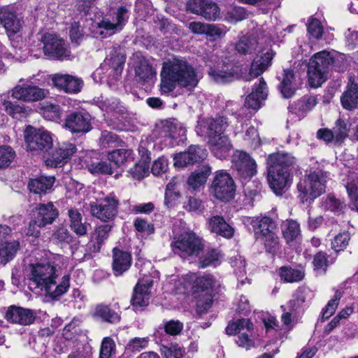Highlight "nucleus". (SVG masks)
Here are the masks:
<instances>
[{
  "mask_svg": "<svg viewBox=\"0 0 358 358\" xmlns=\"http://www.w3.org/2000/svg\"><path fill=\"white\" fill-rule=\"evenodd\" d=\"M161 76L160 87L165 93L172 92L176 83L191 90L199 82L195 69L186 61L178 58L164 64Z\"/></svg>",
  "mask_w": 358,
  "mask_h": 358,
  "instance_id": "obj_1",
  "label": "nucleus"
},
{
  "mask_svg": "<svg viewBox=\"0 0 358 358\" xmlns=\"http://www.w3.org/2000/svg\"><path fill=\"white\" fill-rule=\"evenodd\" d=\"M30 280L35 282L41 290H44L52 299L66 292L70 286L69 275H65L57 284L56 267L49 262H37L30 265Z\"/></svg>",
  "mask_w": 358,
  "mask_h": 358,
  "instance_id": "obj_2",
  "label": "nucleus"
},
{
  "mask_svg": "<svg viewBox=\"0 0 358 358\" xmlns=\"http://www.w3.org/2000/svg\"><path fill=\"white\" fill-rule=\"evenodd\" d=\"M295 162V157L287 152H275L268 156L267 180L270 187L275 194H280L290 185L289 167Z\"/></svg>",
  "mask_w": 358,
  "mask_h": 358,
  "instance_id": "obj_3",
  "label": "nucleus"
},
{
  "mask_svg": "<svg viewBox=\"0 0 358 358\" xmlns=\"http://www.w3.org/2000/svg\"><path fill=\"white\" fill-rule=\"evenodd\" d=\"M338 58H335L329 52L321 51L315 54L308 63V77L312 87H318L326 80L331 67L337 71H343Z\"/></svg>",
  "mask_w": 358,
  "mask_h": 358,
  "instance_id": "obj_4",
  "label": "nucleus"
},
{
  "mask_svg": "<svg viewBox=\"0 0 358 358\" xmlns=\"http://www.w3.org/2000/svg\"><path fill=\"white\" fill-rule=\"evenodd\" d=\"M330 173L316 169L306 174L297 184L298 198L303 203H310L326 190V183Z\"/></svg>",
  "mask_w": 358,
  "mask_h": 358,
  "instance_id": "obj_5",
  "label": "nucleus"
},
{
  "mask_svg": "<svg viewBox=\"0 0 358 358\" xmlns=\"http://www.w3.org/2000/svg\"><path fill=\"white\" fill-rule=\"evenodd\" d=\"M220 287V282L210 274L197 277L194 281L193 295L197 299V311L201 314L210 308L213 301V292Z\"/></svg>",
  "mask_w": 358,
  "mask_h": 358,
  "instance_id": "obj_6",
  "label": "nucleus"
},
{
  "mask_svg": "<svg viewBox=\"0 0 358 358\" xmlns=\"http://www.w3.org/2000/svg\"><path fill=\"white\" fill-rule=\"evenodd\" d=\"M59 217V210L52 202L36 205L33 219L29 222L27 235L38 237L40 229L52 224Z\"/></svg>",
  "mask_w": 358,
  "mask_h": 358,
  "instance_id": "obj_7",
  "label": "nucleus"
},
{
  "mask_svg": "<svg viewBox=\"0 0 358 358\" xmlns=\"http://www.w3.org/2000/svg\"><path fill=\"white\" fill-rule=\"evenodd\" d=\"M267 96L266 83L263 78H261L259 83L254 85L252 92L246 96L244 106L235 113L237 119L250 118L252 115V111L255 113L262 108Z\"/></svg>",
  "mask_w": 358,
  "mask_h": 358,
  "instance_id": "obj_8",
  "label": "nucleus"
},
{
  "mask_svg": "<svg viewBox=\"0 0 358 358\" xmlns=\"http://www.w3.org/2000/svg\"><path fill=\"white\" fill-rule=\"evenodd\" d=\"M173 252L182 257L197 256L203 249L201 239L192 231H185L171 243Z\"/></svg>",
  "mask_w": 358,
  "mask_h": 358,
  "instance_id": "obj_9",
  "label": "nucleus"
},
{
  "mask_svg": "<svg viewBox=\"0 0 358 358\" xmlns=\"http://www.w3.org/2000/svg\"><path fill=\"white\" fill-rule=\"evenodd\" d=\"M91 215L102 222H110L115 219L118 213L119 200L114 195L101 198L90 204Z\"/></svg>",
  "mask_w": 358,
  "mask_h": 358,
  "instance_id": "obj_10",
  "label": "nucleus"
},
{
  "mask_svg": "<svg viewBox=\"0 0 358 358\" xmlns=\"http://www.w3.org/2000/svg\"><path fill=\"white\" fill-rule=\"evenodd\" d=\"M27 150L35 153L47 152L52 148L51 134L43 129L27 128L25 134Z\"/></svg>",
  "mask_w": 358,
  "mask_h": 358,
  "instance_id": "obj_11",
  "label": "nucleus"
},
{
  "mask_svg": "<svg viewBox=\"0 0 358 358\" xmlns=\"http://www.w3.org/2000/svg\"><path fill=\"white\" fill-rule=\"evenodd\" d=\"M211 190L216 199L228 201L233 199L235 194L234 181L227 172L219 171L216 172L213 180Z\"/></svg>",
  "mask_w": 358,
  "mask_h": 358,
  "instance_id": "obj_12",
  "label": "nucleus"
},
{
  "mask_svg": "<svg viewBox=\"0 0 358 358\" xmlns=\"http://www.w3.org/2000/svg\"><path fill=\"white\" fill-rule=\"evenodd\" d=\"M229 127L227 118L224 116L199 118L195 131L203 137L223 135Z\"/></svg>",
  "mask_w": 358,
  "mask_h": 358,
  "instance_id": "obj_13",
  "label": "nucleus"
},
{
  "mask_svg": "<svg viewBox=\"0 0 358 358\" xmlns=\"http://www.w3.org/2000/svg\"><path fill=\"white\" fill-rule=\"evenodd\" d=\"M126 55L120 46H113L109 48L108 55L101 64L103 69H106L109 76L117 80L122 75Z\"/></svg>",
  "mask_w": 358,
  "mask_h": 358,
  "instance_id": "obj_14",
  "label": "nucleus"
},
{
  "mask_svg": "<svg viewBox=\"0 0 358 358\" xmlns=\"http://www.w3.org/2000/svg\"><path fill=\"white\" fill-rule=\"evenodd\" d=\"M91 115L88 113L77 111L67 115L64 127L73 134H83L92 129Z\"/></svg>",
  "mask_w": 358,
  "mask_h": 358,
  "instance_id": "obj_15",
  "label": "nucleus"
},
{
  "mask_svg": "<svg viewBox=\"0 0 358 358\" xmlns=\"http://www.w3.org/2000/svg\"><path fill=\"white\" fill-rule=\"evenodd\" d=\"M233 168L238 176L249 180L257 173V164L249 154L243 151H236L233 155Z\"/></svg>",
  "mask_w": 358,
  "mask_h": 358,
  "instance_id": "obj_16",
  "label": "nucleus"
},
{
  "mask_svg": "<svg viewBox=\"0 0 358 358\" xmlns=\"http://www.w3.org/2000/svg\"><path fill=\"white\" fill-rule=\"evenodd\" d=\"M129 17L128 8L126 6H120L113 13L103 17L98 23V27L110 31V34H115L123 29Z\"/></svg>",
  "mask_w": 358,
  "mask_h": 358,
  "instance_id": "obj_17",
  "label": "nucleus"
},
{
  "mask_svg": "<svg viewBox=\"0 0 358 358\" xmlns=\"http://www.w3.org/2000/svg\"><path fill=\"white\" fill-rule=\"evenodd\" d=\"M48 94V90L36 85L22 84L13 88L11 96L24 102H35L45 99Z\"/></svg>",
  "mask_w": 358,
  "mask_h": 358,
  "instance_id": "obj_18",
  "label": "nucleus"
},
{
  "mask_svg": "<svg viewBox=\"0 0 358 358\" xmlns=\"http://www.w3.org/2000/svg\"><path fill=\"white\" fill-rule=\"evenodd\" d=\"M0 23L6 30V34L13 43V38L20 36V31L22 28L23 21L17 15L8 8H0ZM14 46L13 44H12Z\"/></svg>",
  "mask_w": 358,
  "mask_h": 358,
  "instance_id": "obj_19",
  "label": "nucleus"
},
{
  "mask_svg": "<svg viewBox=\"0 0 358 358\" xmlns=\"http://www.w3.org/2000/svg\"><path fill=\"white\" fill-rule=\"evenodd\" d=\"M45 55L58 59H66L69 52L65 47L64 41L55 35L45 34L41 37Z\"/></svg>",
  "mask_w": 358,
  "mask_h": 358,
  "instance_id": "obj_20",
  "label": "nucleus"
},
{
  "mask_svg": "<svg viewBox=\"0 0 358 358\" xmlns=\"http://www.w3.org/2000/svg\"><path fill=\"white\" fill-rule=\"evenodd\" d=\"M112 228L113 225L106 224L100 225L95 229L90 241L86 245L85 252L83 257V259H91L93 254L100 251L104 241L108 238Z\"/></svg>",
  "mask_w": 358,
  "mask_h": 358,
  "instance_id": "obj_21",
  "label": "nucleus"
},
{
  "mask_svg": "<svg viewBox=\"0 0 358 358\" xmlns=\"http://www.w3.org/2000/svg\"><path fill=\"white\" fill-rule=\"evenodd\" d=\"M96 105L109 115L117 119H126L128 117L127 108L124 103L116 97L98 98L94 100Z\"/></svg>",
  "mask_w": 358,
  "mask_h": 358,
  "instance_id": "obj_22",
  "label": "nucleus"
},
{
  "mask_svg": "<svg viewBox=\"0 0 358 358\" xmlns=\"http://www.w3.org/2000/svg\"><path fill=\"white\" fill-rule=\"evenodd\" d=\"M76 151V146L71 143H60L50 154L46 160V164L50 166H62L70 160Z\"/></svg>",
  "mask_w": 358,
  "mask_h": 358,
  "instance_id": "obj_23",
  "label": "nucleus"
},
{
  "mask_svg": "<svg viewBox=\"0 0 358 358\" xmlns=\"http://www.w3.org/2000/svg\"><path fill=\"white\" fill-rule=\"evenodd\" d=\"M206 155L205 149L199 145H190L187 151L179 153L174 157V165L185 167L203 161Z\"/></svg>",
  "mask_w": 358,
  "mask_h": 358,
  "instance_id": "obj_24",
  "label": "nucleus"
},
{
  "mask_svg": "<svg viewBox=\"0 0 358 358\" xmlns=\"http://www.w3.org/2000/svg\"><path fill=\"white\" fill-rule=\"evenodd\" d=\"M5 317L10 322L25 326L34 323L36 313L31 309L10 306L8 308Z\"/></svg>",
  "mask_w": 358,
  "mask_h": 358,
  "instance_id": "obj_25",
  "label": "nucleus"
},
{
  "mask_svg": "<svg viewBox=\"0 0 358 358\" xmlns=\"http://www.w3.org/2000/svg\"><path fill=\"white\" fill-rule=\"evenodd\" d=\"M134 60L135 78L138 83H149L155 78L156 71L145 58L136 57Z\"/></svg>",
  "mask_w": 358,
  "mask_h": 358,
  "instance_id": "obj_26",
  "label": "nucleus"
},
{
  "mask_svg": "<svg viewBox=\"0 0 358 358\" xmlns=\"http://www.w3.org/2000/svg\"><path fill=\"white\" fill-rule=\"evenodd\" d=\"M211 80L217 83H227L231 82L237 75L235 66L228 64H223L221 66L210 67L208 71Z\"/></svg>",
  "mask_w": 358,
  "mask_h": 358,
  "instance_id": "obj_27",
  "label": "nucleus"
},
{
  "mask_svg": "<svg viewBox=\"0 0 358 358\" xmlns=\"http://www.w3.org/2000/svg\"><path fill=\"white\" fill-rule=\"evenodd\" d=\"M131 264V253L116 248H113L112 268L115 276L122 275L130 268Z\"/></svg>",
  "mask_w": 358,
  "mask_h": 358,
  "instance_id": "obj_28",
  "label": "nucleus"
},
{
  "mask_svg": "<svg viewBox=\"0 0 358 358\" xmlns=\"http://www.w3.org/2000/svg\"><path fill=\"white\" fill-rule=\"evenodd\" d=\"M69 226L77 236H83L87 234L90 224L83 217L80 212L74 208L68 210Z\"/></svg>",
  "mask_w": 358,
  "mask_h": 358,
  "instance_id": "obj_29",
  "label": "nucleus"
},
{
  "mask_svg": "<svg viewBox=\"0 0 358 358\" xmlns=\"http://www.w3.org/2000/svg\"><path fill=\"white\" fill-rule=\"evenodd\" d=\"M250 224L252 227L257 239L273 233L276 228L275 221L267 216L253 217L250 219Z\"/></svg>",
  "mask_w": 358,
  "mask_h": 358,
  "instance_id": "obj_30",
  "label": "nucleus"
},
{
  "mask_svg": "<svg viewBox=\"0 0 358 358\" xmlns=\"http://www.w3.org/2000/svg\"><path fill=\"white\" fill-rule=\"evenodd\" d=\"M208 228L217 235L231 238L234 234V228L220 215H214L208 220Z\"/></svg>",
  "mask_w": 358,
  "mask_h": 358,
  "instance_id": "obj_31",
  "label": "nucleus"
},
{
  "mask_svg": "<svg viewBox=\"0 0 358 358\" xmlns=\"http://www.w3.org/2000/svg\"><path fill=\"white\" fill-rule=\"evenodd\" d=\"M207 138L214 155L219 159L224 158L231 147L229 138L225 135L207 136Z\"/></svg>",
  "mask_w": 358,
  "mask_h": 358,
  "instance_id": "obj_32",
  "label": "nucleus"
},
{
  "mask_svg": "<svg viewBox=\"0 0 358 358\" xmlns=\"http://www.w3.org/2000/svg\"><path fill=\"white\" fill-rule=\"evenodd\" d=\"M152 286V281L142 284L138 282L134 289L133 296L131 299V305L135 308L147 306L150 299V288Z\"/></svg>",
  "mask_w": 358,
  "mask_h": 358,
  "instance_id": "obj_33",
  "label": "nucleus"
},
{
  "mask_svg": "<svg viewBox=\"0 0 358 358\" xmlns=\"http://www.w3.org/2000/svg\"><path fill=\"white\" fill-rule=\"evenodd\" d=\"M273 57L272 50H267L261 55L257 56L250 69L249 76L250 78H256L262 74L271 65Z\"/></svg>",
  "mask_w": 358,
  "mask_h": 358,
  "instance_id": "obj_34",
  "label": "nucleus"
},
{
  "mask_svg": "<svg viewBox=\"0 0 358 358\" xmlns=\"http://www.w3.org/2000/svg\"><path fill=\"white\" fill-rule=\"evenodd\" d=\"M55 182V179L54 177L41 176L31 179L29 182L28 187L31 192L43 195L52 190Z\"/></svg>",
  "mask_w": 358,
  "mask_h": 358,
  "instance_id": "obj_35",
  "label": "nucleus"
},
{
  "mask_svg": "<svg viewBox=\"0 0 358 358\" xmlns=\"http://www.w3.org/2000/svg\"><path fill=\"white\" fill-rule=\"evenodd\" d=\"M341 103L343 108L352 110L358 105V84L350 82L348 83L346 90L341 96Z\"/></svg>",
  "mask_w": 358,
  "mask_h": 358,
  "instance_id": "obj_36",
  "label": "nucleus"
},
{
  "mask_svg": "<svg viewBox=\"0 0 358 358\" xmlns=\"http://www.w3.org/2000/svg\"><path fill=\"white\" fill-rule=\"evenodd\" d=\"M162 131L170 138L182 140L185 136L186 129L176 119L166 120L161 122Z\"/></svg>",
  "mask_w": 358,
  "mask_h": 358,
  "instance_id": "obj_37",
  "label": "nucleus"
},
{
  "mask_svg": "<svg viewBox=\"0 0 358 358\" xmlns=\"http://www.w3.org/2000/svg\"><path fill=\"white\" fill-rule=\"evenodd\" d=\"M294 74L292 70L285 69L284 74L279 85V90L285 99L291 98L296 92Z\"/></svg>",
  "mask_w": 358,
  "mask_h": 358,
  "instance_id": "obj_38",
  "label": "nucleus"
},
{
  "mask_svg": "<svg viewBox=\"0 0 358 358\" xmlns=\"http://www.w3.org/2000/svg\"><path fill=\"white\" fill-rule=\"evenodd\" d=\"M282 234L287 243L296 241L301 236L300 224L294 220H287L282 224Z\"/></svg>",
  "mask_w": 358,
  "mask_h": 358,
  "instance_id": "obj_39",
  "label": "nucleus"
},
{
  "mask_svg": "<svg viewBox=\"0 0 358 358\" xmlns=\"http://www.w3.org/2000/svg\"><path fill=\"white\" fill-rule=\"evenodd\" d=\"M108 160L116 166H125L134 161L133 151L127 149H118L108 154Z\"/></svg>",
  "mask_w": 358,
  "mask_h": 358,
  "instance_id": "obj_40",
  "label": "nucleus"
},
{
  "mask_svg": "<svg viewBox=\"0 0 358 358\" xmlns=\"http://www.w3.org/2000/svg\"><path fill=\"white\" fill-rule=\"evenodd\" d=\"M211 172V167L203 165L199 169L193 172L187 180L188 185L193 189H196L203 185Z\"/></svg>",
  "mask_w": 358,
  "mask_h": 358,
  "instance_id": "obj_41",
  "label": "nucleus"
},
{
  "mask_svg": "<svg viewBox=\"0 0 358 358\" xmlns=\"http://www.w3.org/2000/svg\"><path fill=\"white\" fill-rule=\"evenodd\" d=\"M322 206L325 210H329L338 215L343 213L346 208L345 201L336 198L333 194H329L325 198H323Z\"/></svg>",
  "mask_w": 358,
  "mask_h": 358,
  "instance_id": "obj_42",
  "label": "nucleus"
},
{
  "mask_svg": "<svg viewBox=\"0 0 358 358\" xmlns=\"http://www.w3.org/2000/svg\"><path fill=\"white\" fill-rule=\"evenodd\" d=\"M94 315L101 318L103 322L108 323H117L120 320V315L118 313L111 309L109 306L102 304L96 306Z\"/></svg>",
  "mask_w": 358,
  "mask_h": 358,
  "instance_id": "obj_43",
  "label": "nucleus"
},
{
  "mask_svg": "<svg viewBox=\"0 0 358 358\" xmlns=\"http://www.w3.org/2000/svg\"><path fill=\"white\" fill-rule=\"evenodd\" d=\"M258 46L255 36H244L241 37L236 45V50L241 54H252Z\"/></svg>",
  "mask_w": 358,
  "mask_h": 358,
  "instance_id": "obj_44",
  "label": "nucleus"
},
{
  "mask_svg": "<svg viewBox=\"0 0 358 358\" xmlns=\"http://www.w3.org/2000/svg\"><path fill=\"white\" fill-rule=\"evenodd\" d=\"M279 275L282 280L291 283L299 282L305 276L304 272L302 270L287 266L280 268Z\"/></svg>",
  "mask_w": 358,
  "mask_h": 358,
  "instance_id": "obj_45",
  "label": "nucleus"
},
{
  "mask_svg": "<svg viewBox=\"0 0 358 358\" xmlns=\"http://www.w3.org/2000/svg\"><path fill=\"white\" fill-rule=\"evenodd\" d=\"M19 243L13 241L12 242H5L0 245V259L1 262L6 264L12 259L19 248Z\"/></svg>",
  "mask_w": 358,
  "mask_h": 358,
  "instance_id": "obj_46",
  "label": "nucleus"
},
{
  "mask_svg": "<svg viewBox=\"0 0 358 358\" xmlns=\"http://www.w3.org/2000/svg\"><path fill=\"white\" fill-rule=\"evenodd\" d=\"M3 106L7 113L14 118L20 119L27 115L30 110L28 107H25L23 104L11 102L10 101L4 100Z\"/></svg>",
  "mask_w": 358,
  "mask_h": 358,
  "instance_id": "obj_47",
  "label": "nucleus"
},
{
  "mask_svg": "<svg viewBox=\"0 0 358 358\" xmlns=\"http://www.w3.org/2000/svg\"><path fill=\"white\" fill-rule=\"evenodd\" d=\"M349 130L350 126L345 120L343 119L337 120L335 126L332 129L335 136V143L338 144L343 143L348 137Z\"/></svg>",
  "mask_w": 358,
  "mask_h": 358,
  "instance_id": "obj_48",
  "label": "nucleus"
},
{
  "mask_svg": "<svg viewBox=\"0 0 358 358\" xmlns=\"http://www.w3.org/2000/svg\"><path fill=\"white\" fill-rule=\"evenodd\" d=\"M252 329L253 324L250 320L238 319L236 322L229 324L225 331L228 335H232L236 333H242L241 331L244 329L250 331Z\"/></svg>",
  "mask_w": 358,
  "mask_h": 358,
  "instance_id": "obj_49",
  "label": "nucleus"
},
{
  "mask_svg": "<svg viewBox=\"0 0 358 358\" xmlns=\"http://www.w3.org/2000/svg\"><path fill=\"white\" fill-rule=\"evenodd\" d=\"M201 16L207 20H215L220 17V9L217 4L212 0H205Z\"/></svg>",
  "mask_w": 358,
  "mask_h": 358,
  "instance_id": "obj_50",
  "label": "nucleus"
},
{
  "mask_svg": "<svg viewBox=\"0 0 358 358\" xmlns=\"http://www.w3.org/2000/svg\"><path fill=\"white\" fill-rule=\"evenodd\" d=\"M220 257V254L216 250H208L200 257L199 267L204 268L210 266H216Z\"/></svg>",
  "mask_w": 358,
  "mask_h": 358,
  "instance_id": "obj_51",
  "label": "nucleus"
},
{
  "mask_svg": "<svg viewBox=\"0 0 358 358\" xmlns=\"http://www.w3.org/2000/svg\"><path fill=\"white\" fill-rule=\"evenodd\" d=\"M259 239L264 241L266 251L268 253L275 254L280 248L279 246V238L276 236L274 232L264 236Z\"/></svg>",
  "mask_w": 358,
  "mask_h": 358,
  "instance_id": "obj_52",
  "label": "nucleus"
},
{
  "mask_svg": "<svg viewBox=\"0 0 358 358\" xmlns=\"http://www.w3.org/2000/svg\"><path fill=\"white\" fill-rule=\"evenodd\" d=\"M15 153L8 145L0 146V169L8 167L14 159Z\"/></svg>",
  "mask_w": 358,
  "mask_h": 358,
  "instance_id": "obj_53",
  "label": "nucleus"
},
{
  "mask_svg": "<svg viewBox=\"0 0 358 358\" xmlns=\"http://www.w3.org/2000/svg\"><path fill=\"white\" fill-rule=\"evenodd\" d=\"M115 352V341L110 337H105L101 342L99 358H111Z\"/></svg>",
  "mask_w": 358,
  "mask_h": 358,
  "instance_id": "obj_54",
  "label": "nucleus"
},
{
  "mask_svg": "<svg viewBox=\"0 0 358 358\" xmlns=\"http://www.w3.org/2000/svg\"><path fill=\"white\" fill-rule=\"evenodd\" d=\"M119 140L118 136L109 131H102L99 139L100 147L103 149L108 147L115 146Z\"/></svg>",
  "mask_w": 358,
  "mask_h": 358,
  "instance_id": "obj_55",
  "label": "nucleus"
},
{
  "mask_svg": "<svg viewBox=\"0 0 358 358\" xmlns=\"http://www.w3.org/2000/svg\"><path fill=\"white\" fill-rule=\"evenodd\" d=\"M247 13L245 10L240 6H231L228 8L226 19L231 22H236L246 18Z\"/></svg>",
  "mask_w": 358,
  "mask_h": 358,
  "instance_id": "obj_56",
  "label": "nucleus"
},
{
  "mask_svg": "<svg viewBox=\"0 0 358 358\" xmlns=\"http://www.w3.org/2000/svg\"><path fill=\"white\" fill-rule=\"evenodd\" d=\"M52 238L57 243H70L73 240V236L64 226L58 227L52 234Z\"/></svg>",
  "mask_w": 358,
  "mask_h": 358,
  "instance_id": "obj_57",
  "label": "nucleus"
},
{
  "mask_svg": "<svg viewBox=\"0 0 358 358\" xmlns=\"http://www.w3.org/2000/svg\"><path fill=\"white\" fill-rule=\"evenodd\" d=\"M171 185L166 188L164 195V205L171 208L178 203V199L180 198L181 194L178 190H173Z\"/></svg>",
  "mask_w": 358,
  "mask_h": 358,
  "instance_id": "obj_58",
  "label": "nucleus"
},
{
  "mask_svg": "<svg viewBox=\"0 0 358 358\" xmlns=\"http://www.w3.org/2000/svg\"><path fill=\"white\" fill-rule=\"evenodd\" d=\"M317 103V97L313 95H305L297 102V108L302 112H308Z\"/></svg>",
  "mask_w": 358,
  "mask_h": 358,
  "instance_id": "obj_59",
  "label": "nucleus"
},
{
  "mask_svg": "<svg viewBox=\"0 0 358 358\" xmlns=\"http://www.w3.org/2000/svg\"><path fill=\"white\" fill-rule=\"evenodd\" d=\"M88 170L92 174H109L113 172L111 166L106 162L92 163L88 166Z\"/></svg>",
  "mask_w": 358,
  "mask_h": 358,
  "instance_id": "obj_60",
  "label": "nucleus"
},
{
  "mask_svg": "<svg viewBox=\"0 0 358 358\" xmlns=\"http://www.w3.org/2000/svg\"><path fill=\"white\" fill-rule=\"evenodd\" d=\"M349 241L350 235L348 233H340L331 241V248L336 252L343 250L348 245Z\"/></svg>",
  "mask_w": 358,
  "mask_h": 358,
  "instance_id": "obj_61",
  "label": "nucleus"
},
{
  "mask_svg": "<svg viewBox=\"0 0 358 358\" xmlns=\"http://www.w3.org/2000/svg\"><path fill=\"white\" fill-rule=\"evenodd\" d=\"M183 324L179 320H169L164 324V329L166 334L170 336L179 335L183 329Z\"/></svg>",
  "mask_w": 358,
  "mask_h": 358,
  "instance_id": "obj_62",
  "label": "nucleus"
},
{
  "mask_svg": "<svg viewBox=\"0 0 358 358\" xmlns=\"http://www.w3.org/2000/svg\"><path fill=\"white\" fill-rule=\"evenodd\" d=\"M69 74L55 73L51 76L53 85L59 90L66 92L69 86Z\"/></svg>",
  "mask_w": 358,
  "mask_h": 358,
  "instance_id": "obj_63",
  "label": "nucleus"
},
{
  "mask_svg": "<svg viewBox=\"0 0 358 358\" xmlns=\"http://www.w3.org/2000/svg\"><path fill=\"white\" fill-rule=\"evenodd\" d=\"M148 344L146 338H134L131 339L126 345V350L131 352H139L145 348Z\"/></svg>",
  "mask_w": 358,
  "mask_h": 358,
  "instance_id": "obj_64",
  "label": "nucleus"
}]
</instances>
